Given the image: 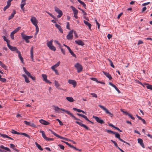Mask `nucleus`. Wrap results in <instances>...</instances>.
<instances>
[{"mask_svg":"<svg viewBox=\"0 0 152 152\" xmlns=\"http://www.w3.org/2000/svg\"><path fill=\"white\" fill-rule=\"evenodd\" d=\"M55 110L58 113H64L63 112H65L67 114H68L69 115L71 116L72 118H74L75 120H78L79 121H80V119L77 118L72 113H71L69 111L65 110L63 108H60L58 107L57 106L55 107Z\"/></svg>","mask_w":152,"mask_h":152,"instance_id":"1","label":"nucleus"},{"mask_svg":"<svg viewBox=\"0 0 152 152\" xmlns=\"http://www.w3.org/2000/svg\"><path fill=\"white\" fill-rule=\"evenodd\" d=\"M55 110L58 113H64L63 112H65L67 114H68L69 115L71 116L72 118H74L75 120H78L79 121H80V119L77 118L72 113H71L69 111L65 110L63 108H60L58 107L57 106L55 107Z\"/></svg>","mask_w":152,"mask_h":152,"instance_id":"2","label":"nucleus"},{"mask_svg":"<svg viewBox=\"0 0 152 152\" xmlns=\"http://www.w3.org/2000/svg\"><path fill=\"white\" fill-rule=\"evenodd\" d=\"M22 39L25 40L26 42L29 43V42L28 39L32 38V36H27L24 34L23 33H22L21 34Z\"/></svg>","mask_w":152,"mask_h":152,"instance_id":"3","label":"nucleus"},{"mask_svg":"<svg viewBox=\"0 0 152 152\" xmlns=\"http://www.w3.org/2000/svg\"><path fill=\"white\" fill-rule=\"evenodd\" d=\"M11 133L12 134L21 135L24 136H25L28 138L29 139H30V136L27 134L25 133H22V132H19L16 131L14 129L12 130Z\"/></svg>","mask_w":152,"mask_h":152,"instance_id":"4","label":"nucleus"},{"mask_svg":"<svg viewBox=\"0 0 152 152\" xmlns=\"http://www.w3.org/2000/svg\"><path fill=\"white\" fill-rule=\"evenodd\" d=\"M75 67L77 69V72L80 73L82 71L83 67L79 63H77L75 65Z\"/></svg>","mask_w":152,"mask_h":152,"instance_id":"5","label":"nucleus"},{"mask_svg":"<svg viewBox=\"0 0 152 152\" xmlns=\"http://www.w3.org/2000/svg\"><path fill=\"white\" fill-rule=\"evenodd\" d=\"M40 132L42 133V136L43 138L47 141H53L54 139L53 138L48 137H46L45 133L43 131H40Z\"/></svg>","mask_w":152,"mask_h":152,"instance_id":"6","label":"nucleus"},{"mask_svg":"<svg viewBox=\"0 0 152 152\" xmlns=\"http://www.w3.org/2000/svg\"><path fill=\"white\" fill-rule=\"evenodd\" d=\"M23 69L24 72L28 77L31 78L33 80H35V77L31 75L30 73L26 70L25 67H23Z\"/></svg>","mask_w":152,"mask_h":152,"instance_id":"7","label":"nucleus"},{"mask_svg":"<svg viewBox=\"0 0 152 152\" xmlns=\"http://www.w3.org/2000/svg\"><path fill=\"white\" fill-rule=\"evenodd\" d=\"M55 10L56 12L58 14V15L57 16V17L58 18H59L61 17L63 15L62 11L56 7H55Z\"/></svg>","mask_w":152,"mask_h":152,"instance_id":"8","label":"nucleus"},{"mask_svg":"<svg viewBox=\"0 0 152 152\" xmlns=\"http://www.w3.org/2000/svg\"><path fill=\"white\" fill-rule=\"evenodd\" d=\"M49 131L51 132V133L53 134L56 137H58L60 139H62L63 140H67L68 139L66 138L63 137L62 136H61L59 135L58 134L54 132L51 129H49Z\"/></svg>","mask_w":152,"mask_h":152,"instance_id":"9","label":"nucleus"},{"mask_svg":"<svg viewBox=\"0 0 152 152\" xmlns=\"http://www.w3.org/2000/svg\"><path fill=\"white\" fill-rule=\"evenodd\" d=\"M99 106L103 110L105 111L106 113L109 114V115H110L111 117H113V114L111 113L105 107L102 105H99Z\"/></svg>","mask_w":152,"mask_h":152,"instance_id":"10","label":"nucleus"},{"mask_svg":"<svg viewBox=\"0 0 152 152\" xmlns=\"http://www.w3.org/2000/svg\"><path fill=\"white\" fill-rule=\"evenodd\" d=\"M93 118H94L96 121V122L100 124H104L105 122L100 118L96 116H93L92 117Z\"/></svg>","mask_w":152,"mask_h":152,"instance_id":"11","label":"nucleus"},{"mask_svg":"<svg viewBox=\"0 0 152 152\" xmlns=\"http://www.w3.org/2000/svg\"><path fill=\"white\" fill-rule=\"evenodd\" d=\"M114 134L115 135V137H116V138H118L120 141L124 143H125L126 144H127L128 145H130V144L129 143H128L127 142L123 140L122 139H121V138L120 137V135H119V134L117 133V132H115V133Z\"/></svg>","mask_w":152,"mask_h":152,"instance_id":"12","label":"nucleus"},{"mask_svg":"<svg viewBox=\"0 0 152 152\" xmlns=\"http://www.w3.org/2000/svg\"><path fill=\"white\" fill-rule=\"evenodd\" d=\"M73 30L70 31L69 33V34L67 35L66 36V39L68 40H72V39L73 36Z\"/></svg>","mask_w":152,"mask_h":152,"instance_id":"13","label":"nucleus"},{"mask_svg":"<svg viewBox=\"0 0 152 152\" xmlns=\"http://www.w3.org/2000/svg\"><path fill=\"white\" fill-rule=\"evenodd\" d=\"M42 77L43 78V80L45 81L46 83L50 84L51 83V82L49 80L47 79V76L45 74H42Z\"/></svg>","mask_w":152,"mask_h":152,"instance_id":"14","label":"nucleus"},{"mask_svg":"<svg viewBox=\"0 0 152 152\" xmlns=\"http://www.w3.org/2000/svg\"><path fill=\"white\" fill-rule=\"evenodd\" d=\"M30 20L33 25L35 26L37 25L38 21L34 17H32Z\"/></svg>","mask_w":152,"mask_h":152,"instance_id":"15","label":"nucleus"},{"mask_svg":"<svg viewBox=\"0 0 152 152\" xmlns=\"http://www.w3.org/2000/svg\"><path fill=\"white\" fill-rule=\"evenodd\" d=\"M75 123L79 125L81 127H84V128H85V129L87 130H88L89 129V128L86 125H85L83 124L81 122H78V121H76Z\"/></svg>","mask_w":152,"mask_h":152,"instance_id":"16","label":"nucleus"},{"mask_svg":"<svg viewBox=\"0 0 152 152\" xmlns=\"http://www.w3.org/2000/svg\"><path fill=\"white\" fill-rule=\"evenodd\" d=\"M68 82L69 84H71L74 87H75L77 85L76 81L74 80H69Z\"/></svg>","mask_w":152,"mask_h":152,"instance_id":"17","label":"nucleus"},{"mask_svg":"<svg viewBox=\"0 0 152 152\" xmlns=\"http://www.w3.org/2000/svg\"><path fill=\"white\" fill-rule=\"evenodd\" d=\"M8 47L11 51H16V53H17V51H19L17 48L15 47H13L10 45V44H8Z\"/></svg>","mask_w":152,"mask_h":152,"instance_id":"18","label":"nucleus"},{"mask_svg":"<svg viewBox=\"0 0 152 152\" xmlns=\"http://www.w3.org/2000/svg\"><path fill=\"white\" fill-rule=\"evenodd\" d=\"M17 53L18 54V57L20 60L21 62L23 64H24V62L23 59L21 55L20 52L19 51H17Z\"/></svg>","mask_w":152,"mask_h":152,"instance_id":"19","label":"nucleus"},{"mask_svg":"<svg viewBox=\"0 0 152 152\" xmlns=\"http://www.w3.org/2000/svg\"><path fill=\"white\" fill-rule=\"evenodd\" d=\"M26 0H22L21 2L20 5L21 9L23 11L24 10V7L26 4Z\"/></svg>","mask_w":152,"mask_h":152,"instance_id":"20","label":"nucleus"},{"mask_svg":"<svg viewBox=\"0 0 152 152\" xmlns=\"http://www.w3.org/2000/svg\"><path fill=\"white\" fill-rule=\"evenodd\" d=\"M40 123L42 124L47 125L50 124V123L43 119H41L39 121Z\"/></svg>","mask_w":152,"mask_h":152,"instance_id":"21","label":"nucleus"},{"mask_svg":"<svg viewBox=\"0 0 152 152\" xmlns=\"http://www.w3.org/2000/svg\"><path fill=\"white\" fill-rule=\"evenodd\" d=\"M75 42L76 44L79 45L83 46L85 45L84 43L80 40H75Z\"/></svg>","mask_w":152,"mask_h":152,"instance_id":"22","label":"nucleus"},{"mask_svg":"<svg viewBox=\"0 0 152 152\" xmlns=\"http://www.w3.org/2000/svg\"><path fill=\"white\" fill-rule=\"evenodd\" d=\"M54 85L56 88L58 90H63L61 88L59 87L60 85L58 82L55 80L54 81Z\"/></svg>","mask_w":152,"mask_h":152,"instance_id":"23","label":"nucleus"},{"mask_svg":"<svg viewBox=\"0 0 152 152\" xmlns=\"http://www.w3.org/2000/svg\"><path fill=\"white\" fill-rule=\"evenodd\" d=\"M103 72L104 74L110 80H111L112 79V77L111 75L109 74V73L104 71H103Z\"/></svg>","mask_w":152,"mask_h":152,"instance_id":"24","label":"nucleus"},{"mask_svg":"<svg viewBox=\"0 0 152 152\" xmlns=\"http://www.w3.org/2000/svg\"><path fill=\"white\" fill-rule=\"evenodd\" d=\"M138 142L140 144V145L142 146V147L143 148H145L144 145V143L143 142V140L142 139L140 138H138L137 139Z\"/></svg>","mask_w":152,"mask_h":152,"instance_id":"25","label":"nucleus"},{"mask_svg":"<svg viewBox=\"0 0 152 152\" xmlns=\"http://www.w3.org/2000/svg\"><path fill=\"white\" fill-rule=\"evenodd\" d=\"M16 11L15 10H13V12L11 14L10 16L8 18V20H10V19L13 18L14 16L16 14Z\"/></svg>","mask_w":152,"mask_h":152,"instance_id":"26","label":"nucleus"},{"mask_svg":"<svg viewBox=\"0 0 152 152\" xmlns=\"http://www.w3.org/2000/svg\"><path fill=\"white\" fill-rule=\"evenodd\" d=\"M84 23L85 24H86V25L87 26H88L89 29L90 30H91V25L88 21L85 20H84Z\"/></svg>","mask_w":152,"mask_h":152,"instance_id":"27","label":"nucleus"},{"mask_svg":"<svg viewBox=\"0 0 152 152\" xmlns=\"http://www.w3.org/2000/svg\"><path fill=\"white\" fill-rule=\"evenodd\" d=\"M55 26L59 30L61 33H62L63 32V30L61 28V26L60 25L57 24H56L55 25Z\"/></svg>","mask_w":152,"mask_h":152,"instance_id":"28","label":"nucleus"},{"mask_svg":"<svg viewBox=\"0 0 152 152\" xmlns=\"http://www.w3.org/2000/svg\"><path fill=\"white\" fill-rule=\"evenodd\" d=\"M77 115H78V116H81V117H83V118H84L86 121H89V119L87 118V116H86V115H85L83 114H81L78 113H77Z\"/></svg>","mask_w":152,"mask_h":152,"instance_id":"29","label":"nucleus"},{"mask_svg":"<svg viewBox=\"0 0 152 152\" xmlns=\"http://www.w3.org/2000/svg\"><path fill=\"white\" fill-rule=\"evenodd\" d=\"M71 8L74 14H77L78 13V10H77L76 8L73 6H71Z\"/></svg>","mask_w":152,"mask_h":152,"instance_id":"30","label":"nucleus"},{"mask_svg":"<svg viewBox=\"0 0 152 152\" xmlns=\"http://www.w3.org/2000/svg\"><path fill=\"white\" fill-rule=\"evenodd\" d=\"M33 47H32L31 48V49L30 50V53H31V57L32 59V61H34V58H33Z\"/></svg>","mask_w":152,"mask_h":152,"instance_id":"31","label":"nucleus"},{"mask_svg":"<svg viewBox=\"0 0 152 152\" xmlns=\"http://www.w3.org/2000/svg\"><path fill=\"white\" fill-rule=\"evenodd\" d=\"M10 147L16 151L17 152H19L18 150L15 148V145L11 143L10 144Z\"/></svg>","mask_w":152,"mask_h":152,"instance_id":"32","label":"nucleus"},{"mask_svg":"<svg viewBox=\"0 0 152 152\" xmlns=\"http://www.w3.org/2000/svg\"><path fill=\"white\" fill-rule=\"evenodd\" d=\"M22 76L24 77V79H25V81L26 83H29L30 81L28 80V78L26 76L24 75V74H23L22 75Z\"/></svg>","mask_w":152,"mask_h":152,"instance_id":"33","label":"nucleus"},{"mask_svg":"<svg viewBox=\"0 0 152 152\" xmlns=\"http://www.w3.org/2000/svg\"><path fill=\"white\" fill-rule=\"evenodd\" d=\"M66 99L67 100L70 102H73L74 101L73 98L71 97H67Z\"/></svg>","mask_w":152,"mask_h":152,"instance_id":"34","label":"nucleus"},{"mask_svg":"<svg viewBox=\"0 0 152 152\" xmlns=\"http://www.w3.org/2000/svg\"><path fill=\"white\" fill-rule=\"evenodd\" d=\"M0 66L5 70L7 69V66H6L1 61H0Z\"/></svg>","mask_w":152,"mask_h":152,"instance_id":"35","label":"nucleus"},{"mask_svg":"<svg viewBox=\"0 0 152 152\" xmlns=\"http://www.w3.org/2000/svg\"><path fill=\"white\" fill-rule=\"evenodd\" d=\"M0 148H1L4 149L6 150V151H7L10 152L11 151V150L10 149L8 148L7 147H5L4 145H1L0 146Z\"/></svg>","mask_w":152,"mask_h":152,"instance_id":"36","label":"nucleus"},{"mask_svg":"<svg viewBox=\"0 0 152 152\" xmlns=\"http://www.w3.org/2000/svg\"><path fill=\"white\" fill-rule=\"evenodd\" d=\"M144 85H147L146 88H147L152 90V86L151 85L145 83H144Z\"/></svg>","mask_w":152,"mask_h":152,"instance_id":"37","label":"nucleus"},{"mask_svg":"<svg viewBox=\"0 0 152 152\" xmlns=\"http://www.w3.org/2000/svg\"><path fill=\"white\" fill-rule=\"evenodd\" d=\"M78 2L83 5V7L85 9H86V5L84 3L81 1L80 0H77Z\"/></svg>","mask_w":152,"mask_h":152,"instance_id":"38","label":"nucleus"},{"mask_svg":"<svg viewBox=\"0 0 152 152\" xmlns=\"http://www.w3.org/2000/svg\"><path fill=\"white\" fill-rule=\"evenodd\" d=\"M35 144L38 148L41 151H43V149L42 148L41 145L39 144L37 142H35Z\"/></svg>","mask_w":152,"mask_h":152,"instance_id":"39","label":"nucleus"},{"mask_svg":"<svg viewBox=\"0 0 152 152\" xmlns=\"http://www.w3.org/2000/svg\"><path fill=\"white\" fill-rule=\"evenodd\" d=\"M21 28V27H18V28H16L15 29L14 31H13L12 32V33H14V34H15L17 32H18Z\"/></svg>","mask_w":152,"mask_h":152,"instance_id":"40","label":"nucleus"},{"mask_svg":"<svg viewBox=\"0 0 152 152\" xmlns=\"http://www.w3.org/2000/svg\"><path fill=\"white\" fill-rule=\"evenodd\" d=\"M53 40L52 39L50 40V41L48 42L47 43V45L48 47V48L50 47V46H52L53 45Z\"/></svg>","mask_w":152,"mask_h":152,"instance_id":"41","label":"nucleus"},{"mask_svg":"<svg viewBox=\"0 0 152 152\" xmlns=\"http://www.w3.org/2000/svg\"><path fill=\"white\" fill-rule=\"evenodd\" d=\"M108 60L110 62V65L113 68H114V65H113V62L110 59H108Z\"/></svg>","mask_w":152,"mask_h":152,"instance_id":"42","label":"nucleus"},{"mask_svg":"<svg viewBox=\"0 0 152 152\" xmlns=\"http://www.w3.org/2000/svg\"><path fill=\"white\" fill-rule=\"evenodd\" d=\"M0 136L4 138H7L8 137V136L7 135L4 134H2L0 133Z\"/></svg>","mask_w":152,"mask_h":152,"instance_id":"43","label":"nucleus"},{"mask_svg":"<svg viewBox=\"0 0 152 152\" xmlns=\"http://www.w3.org/2000/svg\"><path fill=\"white\" fill-rule=\"evenodd\" d=\"M49 48L53 51H55V50H56V48L54 46H53V45H52V46H50V47Z\"/></svg>","mask_w":152,"mask_h":152,"instance_id":"44","label":"nucleus"},{"mask_svg":"<svg viewBox=\"0 0 152 152\" xmlns=\"http://www.w3.org/2000/svg\"><path fill=\"white\" fill-rule=\"evenodd\" d=\"M135 81L137 83H138L141 85H142L143 87H144L145 85H144V83L143 84H142L141 82L138 80H135Z\"/></svg>","mask_w":152,"mask_h":152,"instance_id":"45","label":"nucleus"},{"mask_svg":"<svg viewBox=\"0 0 152 152\" xmlns=\"http://www.w3.org/2000/svg\"><path fill=\"white\" fill-rule=\"evenodd\" d=\"M111 142H112L113 143H114V144L115 145L117 148H118V149H119V147H118V145L117 144V143L116 142L113 140H111Z\"/></svg>","mask_w":152,"mask_h":152,"instance_id":"46","label":"nucleus"},{"mask_svg":"<svg viewBox=\"0 0 152 152\" xmlns=\"http://www.w3.org/2000/svg\"><path fill=\"white\" fill-rule=\"evenodd\" d=\"M35 26L36 27V34H35V35H36L37 34L38 32H39V27H38V26L37 25H36V26Z\"/></svg>","mask_w":152,"mask_h":152,"instance_id":"47","label":"nucleus"},{"mask_svg":"<svg viewBox=\"0 0 152 152\" xmlns=\"http://www.w3.org/2000/svg\"><path fill=\"white\" fill-rule=\"evenodd\" d=\"M90 79L93 80V81H95L97 83H98V80L96 78H95V77H91L90 78Z\"/></svg>","mask_w":152,"mask_h":152,"instance_id":"48","label":"nucleus"},{"mask_svg":"<svg viewBox=\"0 0 152 152\" xmlns=\"http://www.w3.org/2000/svg\"><path fill=\"white\" fill-rule=\"evenodd\" d=\"M116 91L119 93H120L121 92L118 89L117 87L115 85L113 87Z\"/></svg>","mask_w":152,"mask_h":152,"instance_id":"49","label":"nucleus"},{"mask_svg":"<svg viewBox=\"0 0 152 152\" xmlns=\"http://www.w3.org/2000/svg\"><path fill=\"white\" fill-rule=\"evenodd\" d=\"M56 120L58 121L60 125L63 126V124L62 122L61 121H60L59 119H56Z\"/></svg>","mask_w":152,"mask_h":152,"instance_id":"50","label":"nucleus"},{"mask_svg":"<svg viewBox=\"0 0 152 152\" xmlns=\"http://www.w3.org/2000/svg\"><path fill=\"white\" fill-rule=\"evenodd\" d=\"M12 0H8L7 1V5L10 7L11 4V2L12 1Z\"/></svg>","mask_w":152,"mask_h":152,"instance_id":"51","label":"nucleus"},{"mask_svg":"<svg viewBox=\"0 0 152 152\" xmlns=\"http://www.w3.org/2000/svg\"><path fill=\"white\" fill-rule=\"evenodd\" d=\"M90 94L93 97L97 98V95L94 93H91Z\"/></svg>","mask_w":152,"mask_h":152,"instance_id":"52","label":"nucleus"},{"mask_svg":"<svg viewBox=\"0 0 152 152\" xmlns=\"http://www.w3.org/2000/svg\"><path fill=\"white\" fill-rule=\"evenodd\" d=\"M69 22H66V28L69 30H70L69 28Z\"/></svg>","mask_w":152,"mask_h":152,"instance_id":"53","label":"nucleus"},{"mask_svg":"<svg viewBox=\"0 0 152 152\" xmlns=\"http://www.w3.org/2000/svg\"><path fill=\"white\" fill-rule=\"evenodd\" d=\"M3 32L5 36H7V30L5 29H4L3 30Z\"/></svg>","mask_w":152,"mask_h":152,"instance_id":"54","label":"nucleus"},{"mask_svg":"<svg viewBox=\"0 0 152 152\" xmlns=\"http://www.w3.org/2000/svg\"><path fill=\"white\" fill-rule=\"evenodd\" d=\"M24 123L26 124V125L30 126V122H28L26 121H24Z\"/></svg>","mask_w":152,"mask_h":152,"instance_id":"55","label":"nucleus"},{"mask_svg":"<svg viewBox=\"0 0 152 152\" xmlns=\"http://www.w3.org/2000/svg\"><path fill=\"white\" fill-rule=\"evenodd\" d=\"M46 12L49 14L51 17H52L53 18L55 19V17L52 14L47 11H46Z\"/></svg>","mask_w":152,"mask_h":152,"instance_id":"56","label":"nucleus"},{"mask_svg":"<svg viewBox=\"0 0 152 152\" xmlns=\"http://www.w3.org/2000/svg\"><path fill=\"white\" fill-rule=\"evenodd\" d=\"M107 132L109 133H112L114 134L115 132L113 131H111L109 130H107Z\"/></svg>","mask_w":152,"mask_h":152,"instance_id":"57","label":"nucleus"},{"mask_svg":"<svg viewBox=\"0 0 152 152\" xmlns=\"http://www.w3.org/2000/svg\"><path fill=\"white\" fill-rule=\"evenodd\" d=\"M58 146L60 147V148L62 150H64V146L62 145H61V144L58 145Z\"/></svg>","mask_w":152,"mask_h":152,"instance_id":"58","label":"nucleus"},{"mask_svg":"<svg viewBox=\"0 0 152 152\" xmlns=\"http://www.w3.org/2000/svg\"><path fill=\"white\" fill-rule=\"evenodd\" d=\"M60 64V62L59 61H58L56 64L55 65H53V66L55 67L56 68Z\"/></svg>","mask_w":152,"mask_h":152,"instance_id":"59","label":"nucleus"},{"mask_svg":"<svg viewBox=\"0 0 152 152\" xmlns=\"http://www.w3.org/2000/svg\"><path fill=\"white\" fill-rule=\"evenodd\" d=\"M0 81L4 83L6 82V80L5 78H1L0 80Z\"/></svg>","mask_w":152,"mask_h":152,"instance_id":"60","label":"nucleus"},{"mask_svg":"<svg viewBox=\"0 0 152 152\" xmlns=\"http://www.w3.org/2000/svg\"><path fill=\"white\" fill-rule=\"evenodd\" d=\"M121 111L123 112L124 114L126 115H129V114L128 113L127 111H124L122 110H121Z\"/></svg>","mask_w":152,"mask_h":152,"instance_id":"61","label":"nucleus"},{"mask_svg":"<svg viewBox=\"0 0 152 152\" xmlns=\"http://www.w3.org/2000/svg\"><path fill=\"white\" fill-rule=\"evenodd\" d=\"M69 147L72 148H73V149L76 150H78V149L76 147H74L73 145H70V146H69Z\"/></svg>","mask_w":152,"mask_h":152,"instance_id":"62","label":"nucleus"},{"mask_svg":"<svg viewBox=\"0 0 152 152\" xmlns=\"http://www.w3.org/2000/svg\"><path fill=\"white\" fill-rule=\"evenodd\" d=\"M14 33H12V32L11 33L10 37H11V38L12 39H14Z\"/></svg>","mask_w":152,"mask_h":152,"instance_id":"63","label":"nucleus"},{"mask_svg":"<svg viewBox=\"0 0 152 152\" xmlns=\"http://www.w3.org/2000/svg\"><path fill=\"white\" fill-rule=\"evenodd\" d=\"M29 126H31V127H36V125L34 124V123H31V122H30V125Z\"/></svg>","mask_w":152,"mask_h":152,"instance_id":"64","label":"nucleus"}]
</instances>
